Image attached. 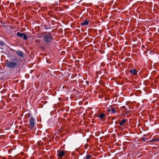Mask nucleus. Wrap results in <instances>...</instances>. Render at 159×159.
Listing matches in <instances>:
<instances>
[{
    "mask_svg": "<svg viewBox=\"0 0 159 159\" xmlns=\"http://www.w3.org/2000/svg\"><path fill=\"white\" fill-rule=\"evenodd\" d=\"M43 37L44 41L46 43H50L53 39L51 34L43 35Z\"/></svg>",
    "mask_w": 159,
    "mask_h": 159,
    "instance_id": "nucleus-1",
    "label": "nucleus"
},
{
    "mask_svg": "<svg viewBox=\"0 0 159 159\" xmlns=\"http://www.w3.org/2000/svg\"><path fill=\"white\" fill-rule=\"evenodd\" d=\"M5 65L7 66L10 68H14L18 66V64L15 62H12L7 61Z\"/></svg>",
    "mask_w": 159,
    "mask_h": 159,
    "instance_id": "nucleus-2",
    "label": "nucleus"
},
{
    "mask_svg": "<svg viewBox=\"0 0 159 159\" xmlns=\"http://www.w3.org/2000/svg\"><path fill=\"white\" fill-rule=\"evenodd\" d=\"M29 116L30 117L29 119L30 125L31 127V129H32L33 128L34 126V121H35V119L34 117H33L32 116H30L29 115Z\"/></svg>",
    "mask_w": 159,
    "mask_h": 159,
    "instance_id": "nucleus-3",
    "label": "nucleus"
},
{
    "mask_svg": "<svg viewBox=\"0 0 159 159\" xmlns=\"http://www.w3.org/2000/svg\"><path fill=\"white\" fill-rule=\"evenodd\" d=\"M17 35L19 37L23 38V39L25 40H26L28 39L27 35L23 33L18 32L17 33Z\"/></svg>",
    "mask_w": 159,
    "mask_h": 159,
    "instance_id": "nucleus-4",
    "label": "nucleus"
},
{
    "mask_svg": "<svg viewBox=\"0 0 159 159\" xmlns=\"http://www.w3.org/2000/svg\"><path fill=\"white\" fill-rule=\"evenodd\" d=\"M133 75H135L137 74V72L136 70L132 69L129 71Z\"/></svg>",
    "mask_w": 159,
    "mask_h": 159,
    "instance_id": "nucleus-5",
    "label": "nucleus"
},
{
    "mask_svg": "<svg viewBox=\"0 0 159 159\" xmlns=\"http://www.w3.org/2000/svg\"><path fill=\"white\" fill-rule=\"evenodd\" d=\"M65 154V152L63 151H62L60 152L57 153V155L58 157H63Z\"/></svg>",
    "mask_w": 159,
    "mask_h": 159,
    "instance_id": "nucleus-6",
    "label": "nucleus"
},
{
    "mask_svg": "<svg viewBox=\"0 0 159 159\" xmlns=\"http://www.w3.org/2000/svg\"><path fill=\"white\" fill-rule=\"evenodd\" d=\"M89 23V21L87 20H85L83 22L80 24L81 25H87Z\"/></svg>",
    "mask_w": 159,
    "mask_h": 159,
    "instance_id": "nucleus-7",
    "label": "nucleus"
},
{
    "mask_svg": "<svg viewBox=\"0 0 159 159\" xmlns=\"http://www.w3.org/2000/svg\"><path fill=\"white\" fill-rule=\"evenodd\" d=\"M126 122V120L125 119H123L121 120L120 122L119 123V124L120 125H124V124H125Z\"/></svg>",
    "mask_w": 159,
    "mask_h": 159,
    "instance_id": "nucleus-8",
    "label": "nucleus"
},
{
    "mask_svg": "<svg viewBox=\"0 0 159 159\" xmlns=\"http://www.w3.org/2000/svg\"><path fill=\"white\" fill-rule=\"evenodd\" d=\"M17 54L18 56H20L21 57H23V52L21 51H17Z\"/></svg>",
    "mask_w": 159,
    "mask_h": 159,
    "instance_id": "nucleus-9",
    "label": "nucleus"
},
{
    "mask_svg": "<svg viewBox=\"0 0 159 159\" xmlns=\"http://www.w3.org/2000/svg\"><path fill=\"white\" fill-rule=\"evenodd\" d=\"M106 116V115L104 113H101L100 114L99 116H98V117L100 119H102L103 118L105 117Z\"/></svg>",
    "mask_w": 159,
    "mask_h": 159,
    "instance_id": "nucleus-10",
    "label": "nucleus"
},
{
    "mask_svg": "<svg viewBox=\"0 0 159 159\" xmlns=\"http://www.w3.org/2000/svg\"><path fill=\"white\" fill-rule=\"evenodd\" d=\"M111 111L113 113H115L116 112L115 111V108H112L111 109Z\"/></svg>",
    "mask_w": 159,
    "mask_h": 159,
    "instance_id": "nucleus-11",
    "label": "nucleus"
},
{
    "mask_svg": "<svg viewBox=\"0 0 159 159\" xmlns=\"http://www.w3.org/2000/svg\"><path fill=\"white\" fill-rule=\"evenodd\" d=\"M91 157V155H88L86 156V159H89Z\"/></svg>",
    "mask_w": 159,
    "mask_h": 159,
    "instance_id": "nucleus-12",
    "label": "nucleus"
},
{
    "mask_svg": "<svg viewBox=\"0 0 159 159\" xmlns=\"http://www.w3.org/2000/svg\"><path fill=\"white\" fill-rule=\"evenodd\" d=\"M0 44L1 45H4V43L2 41H1L0 42Z\"/></svg>",
    "mask_w": 159,
    "mask_h": 159,
    "instance_id": "nucleus-13",
    "label": "nucleus"
},
{
    "mask_svg": "<svg viewBox=\"0 0 159 159\" xmlns=\"http://www.w3.org/2000/svg\"><path fill=\"white\" fill-rule=\"evenodd\" d=\"M142 140L143 141V142L145 141V140H146L145 138L144 137L142 138Z\"/></svg>",
    "mask_w": 159,
    "mask_h": 159,
    "instance_id": "nucleus-14",
    "label": "nucleus"
},
{
    "mask_svg": "<svg viewBox=\"0 0 159 159\" xmlns=\"http://www.w3.org/2000/svg\"><path fill=\"white\" fill-rule=\"evenodd\" d=\"M111 110V109H109V108H108V109H107V111H108V112H110Z\"/></svg>",
    "mask_w": 159,
    "mask_h": 159,
    "instance_id": "nucleus-15",
    "label": "nucleus"
},
{
    "mask_svg": "<svg viewBox=\"0 0 159 159\" xmlns=\"http://www.w3.org/2000/svg\"><path fill=\"white\" fill-rule=\"evenodd\" d=\"M122 107L125 109V110H126V109L125 108V106H123Z\"/></svg>",
    "mask_w": 159,
    "mask_h": 159,
    "instance_id": "nucleus-16",
    "label": "nucleus"
},
{
    "mask_svg": "<svg viewBox=\"0 0 159 159\" xmlns=\"http://www.w3.org/2000/svg\"><path fill=\"white\" fill-rule=\"evenodd\" d=\"M3 159H5V158H3Z\"/></svg>",
    "mask_w": 159,
    "mask_h": 159,
    "instance_id": "nucleus-17",
    "label": "nucleus"
}]
</instances>
